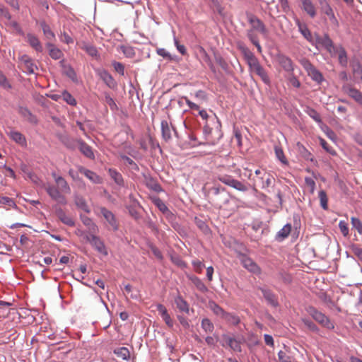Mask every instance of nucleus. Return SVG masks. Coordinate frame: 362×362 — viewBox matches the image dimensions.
I'll use <instances>...</instances> for the list:
<instances>
[{
	"label": "nucleus",
	"mask_w": 362,
	"mask_h": 362,
	"mask_svg": "<svg viewBox=\"0 0 362 362\" xmlns=\"http://www.w3.org/2000/svg\"><path fill=\"white\" fill-rule=\"evenodd\" d=\"M218 180L222 183L243 192H247L250 187L249 183L237 180L229 175H219Z\"/></svg>",
	"instance_id": "obj_1"
},
{
	"label": "nucleus",
	"mask_w": 362,
	"mask_h": 362,
	"mask_svg": "<svg viewBox=\"0 0 362 362\" xmlns=\"http://www.w3.org/2000/svg\"><path fill=\"white\" fill-rule=\"evenodd\" d=\"M300 64L312 80L317 83H321L324 81L322 74L310 62V61L303 59L300 61Z\"/></svg>",
	"instance_id": "obj_2"
},
{
	"label": "nucleus",
	"mask_w": 362,
	"mask_h": 362,
	"mask_svg": "<svg viewBox=\"0 0 362 362\" xmlns=\"http://www.w3.org/2000/svg\"><path fill=\"white\" fill-rule=\"evenodd\" d=\"M307 310L309 315L322 326L329 329L334 328V325L330 322L329 318L325 314L316 310L314 307H309Z\"/></svg>",
	"instance_id": "obj_3"
},
{
	"label": "nucleus",
	"mask_w": 362,
	"mask_h": 362,
	"mask_svg": "<svg viewBox=\"0 0 362 362\" xmlns=\"http://www.w3.org/2000/svg\"><path fill=\"white\" fill-rule=\"evenodd\" d=\"M248 22L251 25V30L259 32L264 37L268 35V30L267 29L264 23L255 16H250L248 17Z\"/></svg>",
	"instance_id": "obj_4"
},
{
	"label": "nucleus",
	"mask_w": 362,
	"mask_h": 362,
	"mask_svg": "<svg viewBox=\"0 0 362 362\" xmlns=\"http://www.w3.org/2000/svg\"><path fill=\"white\" fill-rule=\"evenodd\" d=\"M19 64L23 71L27 74H34L37 69L33 59L28 55H23L19 59Z\"/></svg>",
	"instance_id": "obj_5"
},
{
	"label": "nucleus",
	"mask_w": 362,
	"mask_h": 362,
	"mask_svg": "<svg viewBox=\"0 0 362 362\" xmlns=\"http://www.w3.org/2000/svg\"><path fill=\"white\" fill-rule=\"evenodd\" d=\"M86 239L91 244V245L95 248V250L98 252L104 255H107L105 246L99 237L92 234L90 235H87Z\"/></svg>",
	"instance_id": "obj_6"
},
{
	"label": "nucleus",
	"mask_w": 362,
	"mask_h": 362,
	"mask_svg": "<svg viewBox=\"0 0 362 362\" xmlns=\"http://www.w3.org/2000/svg\"><path fill=\"white\" fill-rule=\"evenodd\" d=\"M98 210L100 214L103 216V218L106 220L112 228L114 230H118L117 221L112 212L105 207H100Z\"/></svg>",
	"instance_id": "obj_7"
},
{
	"label": "nucleus",
	"mask_w": 362,
	"mask_h": 362,
	"mask_svg": "<svg viewBox=\"0 0 362 362\" xmlns=\"http://www.w3.org/2000/svg\"><path fill=\"white\" fill-rule=\"evenodd\" d=\"M46 191L52 199L62 204H66V198L61 194L59 190L55 186H47L46 187Z\"/></svg>",
	"instance_id": "obj_8"
},
{
	"label": "nucleus",
	"mask_w": 362,
	"mask_h": 362,
	"mask_svg": "<svg viewBox=\"0 0 362 362\" xmlns=\"http://www.w3.org/2000/svg\"><path fill=\"white\" fill-rule=\"evenodd\" d=\"M276 61L284 71L291 73L293 71V65L291 59L283 54L276 56Z\"/></svg>",
	"instance_id": "obj_9"
},
{
	"label": "nucleus",
	"mask_w": 362,
	"mask_h": 362,
	"mask_svg": "<svg viewBox=\"0 0 362 362\" xmlns=\"http://www.w3.org/2000/svg\"><path fill=\"white\" fill-rule=\"evenodd\" d=\"M241 262L243 266L249 272H252L254 274L260 273V268L252 259L246 256H243L241 258Z\"/></svg>",
	"instance_id": "obj_10"
},
{
	"label": "nucleus",
	"mask_w": 362,
	"mask_h": 362,
	"mask_svg": "<svg viewBox=\"0 0 362 362\" xmlns=\"http://www.w3.org/2000/svg\"><path fill=\"white\" fill-rule=\"evenodd\" d=\"M344 92L351 98H353L356 103L362 105V93L358 90L352 88L349 86H345L343 87Z\"/></svg>",
	"instance_id": "obj_11"
},
{
	"label": "nucleus",
	"mask_w": 362,
	"mask_h": 362,
	"mask_svg": "<svg viewBox=\"0 0 362 362\" xmlns=\"http://www.w3.org/2000/svg\"><path fill=\"white\" fill-rule=\"evenodd\" d=\"M332 56H337L339 62L342 66H346L348 63L347 55L345 49L341 46H337L333 51Z\"/></svg>",
	"instance_id": "obj_12"
},
{
	"label": "nucleus",
	"mask_w": 362,
	"mask_h": 362,
	"mask_svg": "<svg viewBox=\"0 0 362 362\" xmlns=\"http://www.w3.org/2000/svg\"><path fill=\"white\" fill-rule=\"evenodd\" d=\"M98 74L104 83L110 88H115L117 83L112 76L105 70H98Z\"/></svg>",
	"instance_id": "obj_13"
},
{
	"label": "nucleus",
	"mask_w": 362,
	"mask_h": 362,
	"mask_svg": "<svg viewBox=\"0 0 362 362\" xmlns=\"http://www.w3.org/2000/svg\"><path fill=\"white\" fill-rule=\"evenodd\" d=\"M55 214L59 219L64 224L69 226H74V221L73 218L67 215L64 211L60 207L55 208Z\"/></svg>",
	"instance_id": "obj_14"
},
{
	"label": "nucleus",
	"mask_w": 362,
	"mask_h": 362,
	"mask_svg": "<svg viewBox=\"0 0 362 362\" xmlns=\"http://www.w3.org/2000/svg\"><path fill=\"white\" fill-rule=\"evenodd\" d=\"M157 310L158 313L160 315L162 319L164 320L165 324L170 328L173 327V320L170 317V315L168 313L167 309L162 304H158L157 305Z\"/></svg>",
	"instance_id": "obj_15"
},
{
	"label": "nucleus",
	"mask_w": 362,
	"mask_h": 362,
	"mask_svg": "<svg viewBox=\"0 0 362 362\" xmlns=\"http://www.w3.org/2000/svg\"><path fill=\"white\" fill-rule=\"evenodd\" d=\"M78 171L83 174L88 179L95 184H99L102 182V179L94 172L88 170L83 167L78 168Z\"/></svg>",
	"instance_id": "obj_16"
},
{
	"label": "nucleus",
	"mask_w": 362,
	"mask_h": 362,
	"mask_svg": "<svg viewBox=\"0 0 362 362\" xmlns=\"http://www.w3.org/2000/svg\"><path fill=\"white\" fill-rule=\"evenodd\" d=\"M302 4V8L305 11L311 18L316 16V8L311 0H300Z\"/></svg>",
	"instance_id": "obj_17"
},
{
	"label": "nucleus",
	"mask_w": 362,
	"mask_h": 362,
	"mask_svg": "<svg viewBox=\"0 0 362 362\" xmlns=\"http://www.w3.org/2000/svg\"><path fill=\"white\" fill-rule=\"evenodd\" d=\"M317 42L321 44L330 54H332L337 47L333 45L332 40L328 35H324L323 37L318 38Z\"/></svg>",
	"instance_id": "obj_18"
},
{
	"label": "nucleus",
	"mask_w": 362,
	"mask_h": 362,
	"mask_svg": "<svg viewBox=\"0 0 362 362\" xmlns=\"http://www.w3.org/2000/svg\"><path fill=\"white\" fill-rule=\"evenodd\" d=\"M7 134L16 143L21 146H24L26 144L25 138L19 132L11 130L10 132H7Z\"/></svg>",
	"instance_id": "obj_19"
},
{
	"label": "nucleus",
	"mask_w": 362,
	"mask_h": 362,
	"mask_svg": "<svg viewBox=\"0 0 362 362\" xmlns=\"http://www.w3.org/2000/svg\"><path fill=\"white\" fill-rule=\"evenodd\" d=\"M28 42L30 45L34 48L37 52H42V46L39 40V39L32 34H28L27 35Z\"/></svg>",
	"instance_id": "obj_20"
},
{
	"label": "nucleus",
	"mask_w": 362,
	"mask_h": 362,
	"mask_svg": "<svg viewBox=\"0 0 362 362\" xmlns=\"http://www.w3.org/2000/svg\"><path fill=\"white\" fill-rule=\"evenodd\" d=\"M175 303L180 311L188 313L189 311V304L180 296L175 298Z\"/></svg>",
	"instance_id": "obj_21"
},
{
	"label": "nucleus",
	"mask_w": 362,
	"mask_h": 362,
	"mask_svg": "<svg viewBox=\"0 0 362 362\" xmlns=\"http://www.w3.org/2000/svg\"><path fill=\"white\" fill-rule=\"evenodd\" d=\"M161 132L163 138L165 141H168L171 139V127L167 120H162Z\"/></svg>",
	"instance_id": "obj_22"
},
{
	"label": "nucleus",
	"mask_w": 362,
	"mask_h": 362,
	"mask_svg": "<svg viewBox=\"0 0 362 362\" xmlns=\"http://www.w3.org/2000/svg\"><path fill=\"white\" fill-rule=\"evenodd\" d=\"M291 231V225L289 223L286 224L276 234V239L279 241H282L286 238Z\"/></svg>",
	"instance_id": "obj_23"
},
{
	"label": "nucleus",
	"mask_w": 362,
	"mask_h": 362,
	"mask_svg": "<svg viewBox=\"0 0 362 362\" xmlns=\"http://www.w3.org/2000/svg\"><path fill=\"white\" fill-rule=\"evenodd\" d=\"M78 143L81 152L86 157L93 159L95 156L91 147L82 141Z\"/></svg>",
	"instance_id": "obj_24"
},
{
	"label": "nucleus",
	"mask_w": 362,
	"mask_h": 362,
	"mask_svg": "<svg viewBox=\"0 0 362 362\" xmlns=\"http://www.w3.org/2000/svg\"><path fill=\"white\" fill-rule=\"evenodd\" d=\"M262 294L264 298L272 306L276 307L278 305V302L274 294L267 289H262Z\"/></svg>",
	"instance_id": "obj_25"
},
{
	"label": "nucleus",
	"mask_w": 362,
	"mask_h": 362,
	"mask_svg": "<svg viewBox=\"0 0 362 362\" xmlns=\"http://www.w3.org/2000/svg\"><path fill=\"white\" fill-rule=\"evenodd\" d=\"M296 24L300 33L303 35V37L308 41H311L313 39L312 35L306 25L301 23L298 20L296 21Z\"/></svg>",
	"instance_id": "obj_26"
},
{
	"label": "nucleus",
	"mask_w": 362,
	"mask_h": 362,
	"mask_svg": "<svg viewBox=\"0 0 362 362\" xmlns=\"http://www.w3.org/2000/svg\"><path fill=\"white\" fill-rule=\"evenodd\" d=\"M47 47L49 48V53L50 57L54 59H59L62 58L63 54L62 52L54 46L52 43L47 44Z\"/></svg>",
	"instance_id": "obj_27"
},
{
	"label": "nucleus",
	"mask_w": 362,
	"mask_h": 362,
	"mask_svg": "<svg viewBox=\"0 0 362 362\" xmlns=\"http://www.w3.org/2000/svg\"><path fill=\"white\" fill-rule=\"evenodd\" d=\"M56 183L58 185L62 192L68 194L71 192V189L67 182L62 177H56Z\"/></svg>",
	"instance_id": "obj_28"
},
{
	"label": "nucleus",
	"mask_w": 362,
	"mask_h": 362,
	"mask_svg": "<svg viewBox=\"0 0 362 362\" xmlns=\"http://www.w3.org/2000/svg\"><path fill=\"white\" fill-rule=\"evenodd\" d=\"M109 175L118 185H123L124 180L122 175L115 169H109Z\"/></svg>",
	"instance_id": "obj_29"
},
{
	"label": "nucleus",
	"mask_w": 362,
	"mask_h": 362,
	"mask_svg": "<svg viewBox=\"0 0 362 362\" xmlns=\"http://www.w3.org/2000/svg\"><path fill=\"white\" fill-rule=\"evenodd\" d=\"M40 25L42 29L43 33L47 40H53L55 39V35L51 30V29L48 25H47L45 22H42L40 23Z\"/></svg>",
	"instance_id": "obj_30"
},
{
	"label": "nucleus",
	"mask_w": 362,
	"mask_h": 362,
	"mask_svg": "<svg viewBox=\"0 0 362 362\" xmlns=\"http://www.w3.org/2000/svg\"><path fill=\"white\" fill-rule=\"evenodd\" d=\"M226 343L231 349L235 351H241V346L239 341L232 337L226 338Z\"/></svg>",
	"instance_id": "obj_31"
},
{
	"label": "nucleus",
	"mask_w": 362,
	"mask_h": 362,
	"mask_svg": "<svg viewBox=\"0 0 362 362\" xmlns=\"http://www.w3.org/2000/svg\"><path fill=\"white\" fill-rule=\"evenodd\" d=\"M254 72L261 78V79L265 84L269 85L270 83L269 77L268 76L267 73L262 66V65L258 69H256V70Z\"/></svg>",
	"instance_id": "obj_32"
},
{
	"label": "nucleus",
	"mask_w": 362,
	"mask_h": 362,
	"mask_svg": "<svg viewBox=\"0 0 362 362\" xmlns=\"http://www.w3.org/2000/svg\"><path fill=\"white\" fill-rule=\"evenodd\" d=\"M115 354L119 358L127 360L130 358V353L127 348L119 347L115 350Z\"/></svg>",
	"instance_id": "obj_33"
},
{
	"label": "nucleus",
	"mask_w": 362,
	"mask_h": 362,
	"mask_svg": "<svg viewBox=\"0 0 362 362\" xmlns=\"http://www.w3.org/2000/svg\"><path fill=\"white\" fill-rule=\"evenodd\" d=\"M76 205L86 213H90V209L83 197H76L75 199Z\"/></svg>",
	"instance_id": "obj_34"
},
{
	"label": "nucleus",
	"mask_w": 362,
	"mask_h": 362,
	"mask_svg": "<svg viewBox=\"0 0 362 362\" xmlns=\"http://www.w3.org/2000/svg\"><path fill=\"white\" fill-rule=\"evenodd\" d=\"M274 151H275V155H276V157L277 158V159L279 160L281 163H283L284 165H288V160L284 156V151H283L281 147H280L279 146H275Z\"/></svg>",
	"instance_id": "obj_35"
},
{
	"label": "nucleus",
	"mask_w": 362,
	"mask_h": 362,
	"mask_svg": "<svg viewBox=\"0 0 362 362\" xmlns=\"http://www.w3.org/2000/svg\"><path fill=\"white\" fill-rule=\"evenodd\" d=\"M62 99H63L64 101H65L67 104L75 106L76 105V99L66 90H64L62 93Z\"/></svg>",
	"instance_id": "obj_36"
},
{
	"label": "nucleus",
	"mask_w": 362,
	"mask_h": 362,
	"mask_svg": "<svg viewBox=\"0 0 362 362\" xmlns=\"http://www.w3.org/2000/svg\"><path fill=\"white\" fill-rule=\"evenodd\" d=\"M209 307L215 315L222 318L224 317L226 313L218 305L215 303H210Z\"/></svg>",
	"instance_id": "obj_37"
},
{
	"label": "nucleus",
	"mask_w": 362,
	"mask_h": 362,
	"mask_svg": "<svg viewBox=\"0 0 362 362\" xmlns=\"http://www.w3.org/2000/svg\"><path fill=\"white\" fill-rule=\"evenodd\" d=\"M202 328L208 333H211L214 331V326L210 320L204 318L202 321Z\"/></svg>",
	"instance_id": "obj_38"
},
{
	"label": "nucleus",
	"mask_w": 362,
	"mask_h": 362,
	"mask_svg": "<svg viewBox=\"0 0 362 362\" xmlns=\"http://www.w3.org/2000/svg\"><path fill=\"white\" fill-rule=\"evenodd\" d=\"M319 199L320 202V206L323 209H327L328 208V199L326 192L324 190L319 192Z\"/></svg>",
	"instance_id": "obj_39"
},
{
	"label": "nucleus",
	"mask_w": 362,
	"mask_h": 362,
	"mask_svg": "<svg viewBox=\"0 0 362 362\" xmlns=\"http://www.w3.org/2000/svg\"><path fill=\"white\" fill-rule=\"evenodd\" d=\"M81 220H82L83 224L86 225V226H88V229L91 232H96V230H98V227L92 221V220L90 218H88L87 216H84V217H81Z\"/></svg>",
	"instance_id": "obj_40"
},
{
	"label": "nucleus",
	"mask_w": 362,
	"mask_h": 362,
	"mask_svg": "<svg viewBox=\"0 0 362 362\" xmlns=\"http://www.w3.org/2000/svg\"><path fill=\"white\" fill-rule=\"evenodd\" d=\"M125 292L127 294H130L131 298L137 299L139 297V291L134 288L131 285L127 284L124 286Z\"/></svg>",
	"instance_id": "obj_41"
},
{
	"label": "nucleus",
	"mask_w": 362,
	"mask_h": 362,
	"mask_svg": "<svg viewBox=\"0 0 362 362\" xmlns=\"http://www.w3.org/2000/svg\"><path fill=\"white\" fill-rule=\"evenodd\" d=\"M261 179L262 180V187L264 189L269 187L272 185L273 177L269 174L265 173Z\"/></svg>",
	"instance_id": "obj_42"
},
{
	"label": "nucleus",
	"mask_w": 362,
	"mask_h": 362,
	"mask_svg": "<svg viewBox=\"0 0 362 362\" xmlns=\"http://www.w3.org/2000/svg\"><path fill=\"white\" fill-rule=\"evenodd\" d=\"M199 51L201 56L203 57L204 62H206L210 66V68L212 69L214 66H213L211 61L210 59V57H209V54L206 53V50L202 47H200L199 48Z\"/></svg>",
	"instance_id": "obj_43"
},
{
	"label": "nucleus",
	"mask_w": 362,
	"mask_h": 362,
	"mask_svg": "<svg viewBox=\"0 0 362 362\" xmlns=\"http://www.w3.org/2000/svg\"><path fill=\"white\" fill-rule=\"evenodd\" d=\"M278 358L281 362H291V357L286 350H281L278 353Z\"/></svg>",
	"instance_id": "obj_44"
},
{
	"label": "nucleus",
	"mask_w": 362,
	"mask_h": 362,
	"mask_svg": "<svg viewBox=\"0 0 362 362\" xmlns=\"http://www.w3.org/2000/svg\"><path fill=\"white\" fill-rule=\"evenodd\" d=\"M223 319L233 325H238L240 322V318L233 314L226 313Z\"/></svg>",
	"instance_id": "obj_45"
},
{
	"label": "nucleus",
	"mask_w": 362,
	"mask_h": 362,
	"mask_svg": "<svg viewBox=\"0 0 362 362\" xmlns=\"http://www.w3.org/2000/svg\"><path fill=\"white\" fill-rule=\"evenodd\" d=\"M0 204L7 205L9 207L16 208V204L14 201L8 197L0 196Z\"/></svg>",
	"instance_id": "obj_46"
},
{
	"label": "nucleus",
	"mask_w": 362,
	"mask_h": 362,
	"mask_svg": "<svg viewBox=\"0 0 362 362\" xmlns=\"http://www.w3.org/2000/svg\"><path fill=\"white\" fill-rule=\"evenodd\" d=\"M351 222L352 224L353 228H354L359 234H362V223L361 221L358 218L355 217H351Z\"/></svg>",
	"instance_id": "obj_47"
},
{
	"label": "nucleus",
	"mask_w": 362,
	"mask_h": 362,
	"mask_svg": "<svg viewBox=\"0 0 362 362\" xmlns=\"http://www.w3.org/2000/svg\"><path fill=\"white\" fill-rule=\"evenodd\" d=\"M247 63L249 65L250 70L253 72L256 70V69H258L261 66L255 56L249 59Z\"/></svg>",
	"instance_id": "obj_48"
},
{
	"label": "nucleus",
	"mask_w": 362,
	"mask_h": 362,
	"mask_svg": "<svg viewBox=\"0 0 362 362\" xmlns=\"http://www.w3.org/2000/svg\"><path fill=\"white\" fill-rule=\"evenodd\" d=\"M307 113L316 122H317V123H321L322 122L321 117H320V115L318 114V112L315 110L312 109V108H309L307 110Z\"/></svg>",
	"instance_id": "obj_49"
},
{
	"label": "nucleus",
	"mask_w": 362,
	"mask_h": 362,
	"mask_svg": "<svg viewBox=\"0 0 362 362\" xmlns=\"http://www.w3.org/2000/svg\"><path fill=\"white\" fill-rule=\"evenodd\" d=\"M105 103L110 106L112 110H116L117 109L114 99L109 94L105 95Z\"/></svg>",
	"instance_id": "obj_50"
},
{
	"label": "nucleus",
	"mask_w": 362,
	"mask_h": 362,
	"mask_svg": "<svg viewBox=\"0 0 362 362\" xmlns=\"http://www.w3.org/2000/svg\"><path fill=\"white\" fill-rule=\"evenodd\" d=\"M321 10L325 14H326L329 17V18L331 21H336L332 8L330 7L329 4L327 6L325 5V7Z\"/></svg>",
	"instance_id": "obj_51"
},
{
	"label": "nucleus",
	"mask_w": 362,
	"mask_h": 362,
	"mask_svg": "<svg viewBox=\"0 0 362 362\" xmlns=\"http://www.w3.org/2000/svg\"><path fill=\"white\" fill-rule=\"evenodd\" d=\"M155 204L156 206L159 209L160 211L163 213H166L168 211V209L167 206L165 204V203L160 199H156L155 201Z\"/></svg>",
	"instance_id": "obj_52"
},
{
	"label": "nucleus",
	"mask_w": 362,
	"mask_h": 362,
	"mask_svg": "<svg viewBox=\"0 0 362 362\" xmlns=\"http://www.w3.org/2000/svg\"><path fill=\"white\" fill-rule=\"evenodd\" d=\"M175 46L176 47L177 51L182 55H185L187 53L186 48L184 45H180L179 43L178 40L176 38L175 36H174L173 38Z\"/></svg>",
	"instance_id": "obj_53"
},
{
	"label": "nucleus",
	"mask_w": 362,
	"mask_h": 362,
	"mask_svg": "<svg viewBox=\"0 0 362 362\" xmlns=\"http://www.w3.org/2000/svg\"><path fill=\"white\" fill-rule=\"evenodd\" d=\"M339 227L341 233L346 236L349 234V228L347 223L344 221H340L339 223Z\"/></svg>",
	"instance_id": "obj_54"
},
{
	"label": "nucleus",
	"mask_w": 362,
	"mask_h": 362,
	"mask_svg": "<svg viewBox=\"0 0 362 362\" xmlns=\"http://www.w3.org/2000/svg\"><path fill=\"white\" fill-rule=\"evenodd\" d=\"M240 48L242 50V52H243V53L244 54V57H245V58L247 62L249 59H252V57H255L253 53L252 52H250L247 47H245L244 46H240Z\"/></svg>",
	"instance_id": "obj_55"
},
{
	"label": "nucleus",
	"mask_w": 362,
	"mask_h": 362,
	"mask_svg": "<svg viewBox=\"0 0 362 362\" xmlns=\"http://www.w3.org/2000/svg\"><path fill=\"white\" fill-rule=\"evenodd\" d=\"M305 184L310 187V192L313 193L315 189V182L311 177H306L305 178Z\"/></svg>",
	"instance_id": "obj_56"
},
{
	"label": "nucleus",
	"mask_w": 362,
	"mask_h": 362,
	"mask_svg": "<svg viewBox=\"0 0 362 362\" xmlns=\"http://www.w3.org/2000/svg\"><path fill=\"white\" fill-rule=\"evenodd\" d=\"M0 86L4 88H9L11 87L6 77L1 72H0Z\"/></svg>",
	"instance_id": "obj_57"
},
{
	"label": "nucleus",
	"mask_w": 362,
	"mask_h": 362,
	"mask_svg": "<svg viewBox=\"0 0 362 362\" xmlns=\"http://www.w3.org/2000/svg\"><path fill=\"white\" fill-rule=\"evenodd\" d=\"M320 145L322 146V147L328 153L332 154V155H334L335 154V151L329 148L327 144V142L325 141V139H320Z\"/></svg>",
	"instance_id": "obj_58"
},
{
	"label": "nucleus",
	"mask_w": 362,
	"mask_h": 362,
	"mask_svg": "<svg viewBox=\"0 0 362 362\" xmlns=\"http://www.w3.org/2000/svg\"><path fill=\"white\" fill-rule=\"evenodd\" d=\"M113 66L117 72H118L121 75H124V67L122 64H121L120 62H114Z\"/></svg>",
	"instance_id": "obj_59"
},
{
	"label": "nucleus",
	"mask_w": 362,
	"mask_h": 362,
	"mask_svg": "<svg viewBox=\"0 0 362 362\" xmlns=\"http://www.w3.org/2000/svg\"><path fill=\"white\" fill-rule=\"evenodd\" d=\"M303 322L304 325L312 331H317V326L310 320L303 319Z\"/></svg>",
	"instance_id": "obj_60"
},
{
	"label": "nucleus",
	"mask_w": 362,
	"mask_h": 362,
	"mask_svg": "<svg viewBox=\"0 0 362 362\" xmlns=\"http://www.w3.org/2000/svg\"><path fill=\"white\" fill-rule=\"evenodd\" d=\"M247 35L252 44L259 41L257 36L256 35V34L255 33V31L253 30H251V29L248 30L247 33Z\"/></svg>",
	"instance_id": "obj_61"
},
{
	"label": "nucleus",
	"mask_w": 362,
	"mask_h": 362,
	"mask_svg": "<svg viewBox=\"0 0 362 362\" xmlns=\"http://www.w3.org/2000/svg\"><path fill=\"white\" fill-rule=\"evenodd\" d=\"M177 319H178L180 323L182 325V326L184 328L188 329L189 327V321H188V320L185 317L181 316V315H178L177 316Z\"/></svg>",
	"instance_id": "obj_62"
},
{
	"label": "nucleus",
	"mask_w": 362,
	"mask_h": 362,
	"mask_svg": "<svg viewBox=\"0 0 362 362\" xmlns=\"http://www.w3.org/2000/svg\"><path fill=\"white\" fill-rule=\"evenodd\" d=\"M60 39L62 42L66 44H71L74 42V40L71 37H70L67 33H64L61 35Z\"/></svg>",
	"instance_id": "obj_63"
},
{
	"label": "nucleus",
	"mask_w": 362,
	"mask_h": 362,
	"mask_svg": "<svg viewBox=\"0 0 362 362\" xmlns=\"http://www.w3.org/2000/svg\"><path fill=\"white\" fill-rule=\"evenodd\" d=\"M192 264L194 267L195 271L197 272H200L204 267V264L199 260L192 261Z\"/></svg>",
	"instance_id": "obj_64"
}]
</instances>
